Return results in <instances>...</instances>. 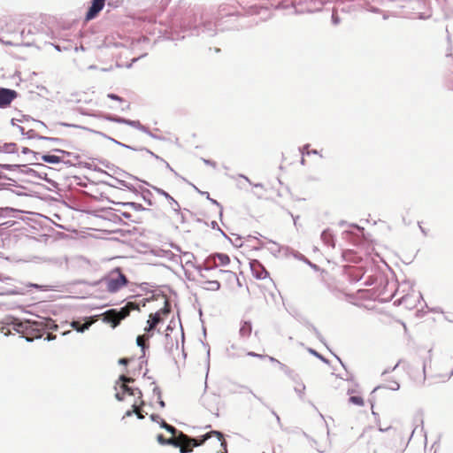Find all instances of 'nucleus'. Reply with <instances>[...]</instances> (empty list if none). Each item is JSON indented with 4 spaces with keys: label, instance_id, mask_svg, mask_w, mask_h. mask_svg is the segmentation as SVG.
I'll list each match as a JSON object with an SVG mask.
<instances>
[{
    "label": "nucleus",
    "instance_id": "0e129e2a",
    "mask_svg": "<svg viewBox=\"0 0 453 453\" xmlns=\"http://www.w3.org/2000/svg\"><path fill=\"white\" fill-rule=\"evenodd\" d=\"M247 356L252 357H257V358H260V359H265L267 357V355L257 354V353H256L254 351L247 352Z\"/></svg>",
    "mask_w": 453,
    "mask_h": 453
},
{
    "label": "nucleus",
    "instance_id": "2f4dec72",
    "mask_svg": "<svg viewBox=\"0 0 453 453\" xmlns=\"http://www.w3.org/2000/svg\"><path fill=\"white\" fill-rule=\"evenodd\" d=\"M278 365L280 366V369L291 380H293L294 381L297 380L298 374H296L292 369H290L288 366H287L285 364L281 362H278Z\"/></svg>",
    "mask_w": 453,
    "mask_h": 453
},
{
    "label": "nucleus",
    "instance_id": "a18cd8bd",
    "mask_svg": "<svg viewBox=\"0 0 453 453\" xmlns=\"http://www.w3.org/2000/svg\"><path fill=\"white\" fill-rule=\"evenodd\" d=\"M26 168L24 170H21L22 173H24L27 175L32 176V177H41V173L38 171H35V169L28 168L26 166V165H22V166L19 168Z\"/></svg>",
    "mask_w": 453,
    "mask_h": 453
},
{
    "label": "nucleus",
    "instance_id": "7ed1b4c3",
    "mask_svg": "<svg viewBox=\"0 0 453 453\" xmlns=\"http://www.w3.org/2000/svg\"><path fill=\"white\" fill-rule=\"evenodd\" d=\"M46 27L42 24H28L23 27L18 35L21 44L32 46L42 41L46 35Z\"/></svg>",
    "mask_w": 453,
    "mask_h": 453
},
{
    "label": "nucleus",
    "instance_id": "c9c22d12",
    "mask_svg": "<svg viewBox=\"0 0 453 453\" xmlns=\"http://www.w3.org/2000/svg\"><path fill=\"white\" fill-rule=\"evenodd\" d=\"M204 284H206L207 286L203 287V288H205L207 290H211V291H217L221 287L220 282L217 280H206L204 282Z\"/></svg>",
    "mask_w": 453,
    "mask_h": 453
},
{
    "label": "nucleus",
    "instance_id": "2eb2a0df",
    "mask_svg": "<svg viewBox=\"0 0 453 453\" xmlns=\"http://www.w3.org/2000/svg\"><path fill=\"white\" fill-rule=\"evenodd\" d=\"M252 333V323L250 320H242L240 324L239 335L242 339H248Z\"/></svg>",
    "mask_w": 453,
    "mask_h": 453
},
{
    "label": "nucleus",
    "instance_id": "7c9ffc66",
    "mask_svg": "<svg viewBox=\"0 0 453 453\" xmlns=\"http://www.w3.org/2000/svg\"><path fill=\"white\" fill-rule=\"evenodd\" d=\"M50 45L59 52L71 50L73 48L72 43L68 41H64L62 42H50Z\"/></svg>",
    "mask_w": 453,
    "mask_h": 453
},
{
    "label": "nucleus",
    "instance_id": "cd10ccee",
    "mask_svg": "<svg viewBox=\"0 0 453 453\" xmlns=\"http://www.w3.org/2000/svg\"><path fill=\"white\" fill-rule=\"evenodd\" d=\"M209 261V257H207L205 260H204V263L203 265H195V264H191V266L193 268H195L199 273H200V276L202 278H206V275L203 274V271H211V270H213V267L212 266H209L207 264H208Z\"/></svg>",
    "mask_w": 453,
    "mask_h": 453
},
{
    "label": "nucleus",
    "instance_id": "603ef678",
    "mask_svg": "<svg viewBox=\"0 0 453 453\" xmlns=\"http://www.w3.org/2000/svg\"><path fill=\"white\" fill-rule=\"evenodd\" d=\"M15 224L12 220H8L4 223H0V235L4 234V230L12 226Z\"/></svg>",
    "mask_w": 453,
    "mask_h": 453
},
{
    "label": "nucleus",
    "instance_id": "69168bd1",
    "mask_svg": "<svg viewBox=\"0 0 453 453\" xmlns=\"http://www.w3.org/2000/svg\"><path fill=\"white\" fill-rule=\"evenodd\" d=\"M183 256H184L185 257H187L186 264H187V265H191V264H193V263H192V261H191V259H194V258H195L194 254H192V253H190V252H184V253H183Z\"/></svg>",
    "mask_w": 453,
    "mask_h": 453
},
{
    "label": "nucleus",
    "instance_id": "b1692460",
    "mask_svg": "<svg viewBox=\"0 0 453 453\" xmlns=\"http://www.w3.org/2000/svg\"><path fill=\"white\" fill-rule=\"evenodd\" d=\"M209 261L212 260L213 262L216 261V259H219L220 265H227L230 263V257L227 254L225 253H214L210 255Z\"/></svg>",
    "mask_w": 453,
    "mask_h": 453
},
{
    "label": "nucleus",
    "instance_id": "a878e982",
    "mask_svg": "<svg viewBox=\"0 0 453 453\" xmlns=\"http://www.w3.org/2000/svg\"><path fill=\"white\" fill-rule=\"evenodd\" d=\"M120 390L123 391L125 395H135L137 394V398L142 397V393L138 388L129 387L128 385H120Z\"/></svg>",
    "mask_w": 453,
    "mask_h": 453
},
{
    "label": "nucleus",
    "instance_id": "9d476101",
    "mask_svg": "<svg viewBox=\"0 0 453 453\" xmlns=\"http://www.w3.org/2000/svg\"><path fill=\"white\" fill-rule=\"evenodd\" d=\"M19 93L12 88H0V108L4 109L11 105L12 102L16 99Z\"/></svg>",
    "mask_w": 453,
    "mask_h": 453
},
{
    "label": "nucleus",
    "instance_id": "6e6d98bb",
    "mask_svg": "<svg viewBox=\"0 0 453 453\" xmlns=\"http://www.w3.org/2000/svg\"><path fill=\"white\" fill-rule=\"evenodd\" d=\"M127 126L134 127V128H136L138 130L140 129V127L142 126V123L139 120H132V119H127Z\"/></svg>",
    "mask_w": 453,
    "mask_h": 453
},
{
    "label": "nucleus",
    "instance_id": "bb28decb",
    "mask_svg": "<svg viewBox=\"0 0 453 453\" xmlns=\"http://www.w3.org/2000/svg\"><path fill=\"white\" fill-rule=\"evenodd\" d=\"M117 203L121 205L122 207L131 208L136 211H150V209L143 207V205L142 203H135V202H120V203Z\"/></svg>",
    "mask_w": 453,
    "mask_h": 453
},
{
    "label": "nucleus",
    "instance_id": "49530a36",
    "mask_svg": "<svg viewBox=\"0 0 453 453\" xmlns=\"http://www.w3.org/2000/svg\"><path fill=\"white\" fill-rule=\"evenodd\" d=\"M201 195L203 196H206V198L212 203V204H215L217 205L218 207H219L220 209V211H219V216L222 217V214H223V207L222 205L215 199L211 198L210 196V194L209 192H201Z\"/></svg>",
    "mask_w": 453,
    "mask_h": 453
},
{
    "label": "nucleus",
    "instance_id": "aec40b11",
    "mask_svg": "<svg viewBox=\"0 0 453 453\" xmlns=\"http://www.w3.org/2000/svg\"><path fill=\"white\" fill-rule=\"evenodd\" d=\"M22 166V164H2L0 163V171L7 170V171H14ZM11 180L5 173L0 172V180ZM4 184H0V189Z\"/></svg>",
    "mask_w": 453,
    "mask_h": 453
},
{
    "label": "nucleus",
    "instance_id": "4d7b16f0",
    "mask_svg": "<svg viewBox=\"0 0 453 453\" xmlns=\"http://www.w3.org/2000/svg\"><path fill=\"white\" fill-rule=\"evenodd\" d=\"M119 146H120L122 148H125V149H127V150H134V151H142L143 149H144V147L136 148V147H134V146L123 143L121 142H120V144Z\"/></svg>",
    "mask_w": 453,
    "mask_h": 453
},
{
    "label": "nucleus",
    "instance_id": "412c9836",
    "mask_svg": "<svg viewBox=\"0 0 453 453\" xmlns=\"http://www.w3.org/2000/svg\"><path fill=\"white\" fill-rule=\"evenodd\" d=\"M157 441L163 446H172L173 448L180 447L179 439L165 438L162 434L157 435Z\"/></svg>",
    "mask_w": 453,
    "mask_h": 453
},
{
    "label": "nucleus",
    "instance_id": "e433bc0d",
    "mask_svg": "<svg viewBox=\"0 0 453 453\" xmlns=\"http://www.w3.org/2000/svg\"><path fill=\"white\" fill-rule=\"evenodd\" d=\"M120 187L122 188H125L127 189H128L129 191H131L133 194H134L136 196H140V191H141V187L142 186H139L138 188L134 186L133 184L129 183V182H121L120 183Z\"/></svg>",
    "mask_w": 453,
    "mask_h": 453
},
{
    "label": "nucleus",
    "instance_id": "58836bf2",
    "mask_svg": "<svg viewBox=\"0 0 453 453\" xmlns=\"http://www.w3.org/2000/svg\"><path fill=\"white\" fill-rule=\"evenodd\" d=\"M380 388H388L393 391H396L400 388V384L397 381H391L389 386H378L373 388L371 395H372L375 391L380 389Z\"/></svg>",
    "mask_w": 453,
    "mask_h": 453
},
{
    "label": "nucleus",
    "instance_id": "1a4fd4ad",
    "mask_svg": "<svg viewBox=\"0 0 453 453\" xmlns=\"http://www.w3.org/2000/svg\"><path fill=\"white\" fill-rule=\"evenodd\" d=\"M159 426L161 428L165 429L166 432L172 434L173 435H175L179 440H180L183 442H194L195 439L194 437H191L186 434H184L182 431H179L175 426L169 425L165 422V419H160Z\"/></svg>",
    "mask_w": 453,
    "mask_h": 453
},
{
    "label": "nucleus",
    "instance_id": "6ab92c4d",
    "mask_svg": "<svg viewBox=\"0 0 453 453\" xmlns=\"http://www.w3.org/2000/svg\"><path fill=\"white\" fill-rule=\"evenodd\" d=\"M320 238L323 241V242L332 248H334L335 246V237L331 229L326 228L322 231L320 234Z\"/></svg>",
    "mask_w": 453,
    "mask_h": 453
},
{
    "label": "nucleus",
    "instance_id": "6e6552de",
    "mask_svg": "<svg viewBox=\"0 0 453 453\" xmlns=\"http://www.w3.org/2000/svg\"><path fill=\"white\" fill-rule=\"evenodd\" d=\"M106 0H90L85 13V21H90L96 19L104 8Z\"/></svg>",
    "mask_w": 453,
    "mask_h": 453
},
{
    "label": "nucleus",
    "instance_id": "de8ad7c7",
    "mask_svg": "<svg viewBox=\"0 0 453 453\" xmlns=\"http://www.w3.org/2000/svg\"><path fill=\"white\" fill-rule=\"evenodd\" d=\"M37 178L45 180L54 188H58V182L53 180L52 179H50L46 173H41V177Z\"/></svg>",
    "mask_w": 453,
    "mask_h": 453
},
{
    "label": "nucleus",
    "instance_id": "4be33fe9",
    "mask_svg": "<svg viewBox=\"0 0 453 453\" xmlns=\"http://www.w3.org/2000/svg\"><path fill=\"white\" fill-rule=\"evenodd\" d=\"M59 126H62V127H74V128H81V129H84V130H87L90 133H93V134H98L107 140H109L110 136L107 135L106 134L101 132V131H97V130H95V129H91L89 127H82V126H80V125H76V124H70V123H66V122H58V123Z\"/></svg>",
    "mask_w": 453,
    "mask_h": 453
},
{
    "label": "nucleus",
    "instance_id": "0eeeda50",
    "mask_svg": "<svg viewBox=\"0 0 453 453\" xmlns=\"http://www.w3.org/2000/svg\"><path fill=\"white\" fill-rule=\"evenodd\" d=\"M128 316V311L125 308H121L119 311L116 309H110L106 311L103 315V321L106 324H110L113 328L118 326L121 320Z\"/></svg>",
    "mask_w": 453,
    "mask_h": 453
},
{
    "label": "nucleus",
    "instance_id": "473e14b6",
    "mask_svg": "<svg viewBox=\"0 0 453 453\" xmlns=\"http://www.w3.org/2000/svg\"><path fill=\"white\" fill-rule=\"evenodd\" d=\"M41 158L48 164H59L63 162L62 157L52 154H43L41 156Z\"/></svg>",
    "mask_w": 453,
    "mask_h": 453
},
{
    "label": "nucleus",
    "instance_id": "c03bdc74",
    "mask_svg": "<svg viewBox=\"0 0 453 453\" xmlns=\"http://www.w3.org/2000/svg\"><path fill=\"white\" fill-rule=\"evenodd\" d=\"M349 403L357 406H363L365 404V401L360 395H350Z\"/></svg>",
    "mask_w": 453,
    "mask_h": 453
},
{
    "label": "nucleus",
    "instance_id": "f3484780",
    "mask_svg": "<svg viewBox=\"0 0 453 453\" xmlns=\"http://www.w3.org/2000/svg\"><path fill=\"white\" fill-rule=\"evenodd\" d=\"M216 400H218V397L216 395L203 396L202 403L211 413L214 414L216 417H219V408H214L211 405V403L215 402Z\"/></svg>",
    "mask_w": 453,
    "mask_h": 453
},
{
    "label": "nucleus",
    "instance_id": "774afa93",
    "mask_svg": "<svg viewBox=\"0 0 453 453\" xmlns=\"http://www.w3.org/2000/svg\"><path fill=\"white\" fill-rule=\"evenodd\" d=\"M107 96L114 101L124 102V99L122 97L114 93H110L107 95Z\"/></svg>",
    "mask_w": 453,
    "mask_h": 453
},
{
    "label": "nucleus",
    "instance_id": "3c124183",
    "mask_svg": "<svg viewBox=\"0 0 453 453\" xmlns=\"http://www.w3.org/2000/svg\"><path fill=\"white\" fill-rule=\"evenodd\" d=\"M13 211H14V210L11 207L0 208V219L9 217L11 215V213Z\"/></svg>",
    "mask_w": 453,
    "mask_h": 453
},
{
    "label": "nucleus",
    "instance_id": "f704fd0d",
    "mask_svg": "<svg viewBox=\"0 0 453 453\" xmlns=\"http://www.w3.org/2000/svg\"><path fill=\"white\" fill-rule=\"evenodd\" d=\"M134 382V379L131 377H127L125 374H120L119 376L118 380L115 383L114 389L117 391L119 385H127L128 383Z\"/></svg>",
    "mask_w": 453,
    "mask_h": 453
},
{
    "label": "nucleus",
    "instance_id": "5fc2aeb1",
    "mask_svg": "<svg viewBox=\"0 0 453 453\" xmlns=\"http://www.w3.org/2000/svg\"><path fill=\"white\" fill-rule=\"evenodd\" d=\"M227 240H229L231 242V243L236 247V248H240L242 246V238L241 236L239 235H236L235 239L234 240H232L230 239L229 237L226 238Z\"/></svg>",
    "mask_w": 453,
    "mask_h": 453
},
{
    "label": "nucleus",
    "instance_id": "f257e3e1",
    "mask_svg": "<svg viewBox=\"0 0 453 453\" xmlns=\"http://www.w3.org/2000/svg\"><path fill=\"white\" fill-rule=\"evenodd\" d=\"M7 325L17 333L30 330L34 333L35 339H41L46 331H57L58 325L51 318L38 317L37 319H24L21 320L18 318L11 317L8 319Z\"/></svg>",
    "mask_w": 453,
    "mask_h": 453
},
{
    "label": "nucleus",
    "instance_id": "f03ea898",
    "mask_svg": "<svg viewBox=\"0 0 453 453\" xmlns=\"http://www.w3.org/2000/svg\"><path fill=\"white\" fill-rule=\"evenodd\" d=\"M218 26L205 14H193L182 20L180 27L183 33L191 36L212 37L217 34Z\"/></svg>",
    "mask_w": 453,
    "mask_h": 453
},
{
    "label": "nucleus",
    "instance_id": "13d9d810",
    "mask_svg": "<svg viewBox=\"0 0 453 453\" xmlns=\"http://www.w3.org/2000/svg\"><path fill=\"white\" fill-rule=\"evenodd\" d=\"M15 37H17V41H5V40H3V39H0V42H2L3 44H5V45H10V46H18L19 44H21L20 42H19V37L18 35H15Z\"/></svg>",
    "mask_w": 453,
    "mask_h": 453
},
{
    "label": "nucleus",
    "instance_id": "a19ab883",
    "mask_svg": "<svg viewBox=\"0 0 453 453\" xmlns=\"http://www.w3.org/2000/svg\"><path fill=\"white\" fill-rule=\"evenodd\" d=\"M26 288H35L37 290H40V291H48V290H51V287L49 286V285H41V284H37V283H28L26 285ZM27 291H29V289H27Z\"/></svg>",
    "mask_w": 453,
    "mask_h": 453
},
{
    "label": "nucleus",
    "instance_id": "052dcab7",
    "mask_svg": "<svg viewBox=\"0 0 453 453\" xmlns=\"http://www.w3.org/2000/svg\"><path fill=\"white\" fill-rule=\"evenodd\" d=\"M331 20L334 26H337L341 23V19L335 12H333Z\"/></svg>",
    "mask_w": 453,
    "mask_h": 453
},
{
    "label": "nucleus",
    "instance_id": "72a5a7b5",
    "mask_svg": "<svg viewBox=\"0 0 453 453\" xmlns=\"http://www.w3.org/2000/svg\"><path fill=\"white\" fill-rule=\"evenodd\" d=\"M144 336L143 335H138L136 337V344L138 347L141 348V350L142 351V356L140 357V360H141V365L145 363L147 364V360L144 359L145 357V349L149 348V345L147 344H144L142 342V340H143Z\"/></svg>",
    "mask_w": 453,
    "mask_h": 453
},
{
    "label": "nucleus",
    "instance_id": "c85d7f7f",
    "mask_svg": "<svg viewBox=\"0 0 453 453\" xmlns=\"http://www.w3.org/2000/svg\"><path fill=\"white\" fill-rule=\"evenodd\" d=\"M293 256L295 258L300 260V261H303L304 262L305 264H307L310 267H311L314 271L318 272L319 270V266L316 264H313L312 262H311L307 257H305V256H303L302 253L298 252V251H294L293 253Z\"/></svg>",
    "mask_w": 453,
    "mask_h": 453
},
{
    "label": "nucleus",
    "instance_id": "09e8293b",
    "mask_svg": "<svg viewBox=\"0 0 453 453\" xmlns=\"http://www.w3.org/2000/svg\"><path fill=\"white\" fill-rule=\"evenodd\" d=\"M122 0H106L107 6L111 9L119 8L122 4Z\"/></svg>",
    "mask_w": 453,
    "mask_h": 453
},
{
    "label": "nucleus",
    "instance_id": "ea45409f",
    "mask_svg": "<svg viewBox=\"0 0 453 453\" xmlns=\"http://www.w3.org/2000/svg\"><path fill=\"white\" fill-rule=\"evenodd\" d=\"M310 147V144H305L303 145V147L299 148V150L300 152L302 153L303 156L304 155H319L320 157H322V155L319 154V150H308Z\"/></svg>",
    "mask_w": 453,
    "mask_h": 453
},
{
    "label": "nucleus",
    "instance_id": "dca6fc26",
    "mask_svg": "<svg viewBox=\"0 0 453 453\" xmlns=\"http://www.w3.org/2000/svg\"><path fill=\"white\" fill-rule=\"evenodd\" d=\"M93 170H94L95 172H98V173H102V174H104V175H106V176L110 177L111 179H112V180L114 181V183L108 182V181H103V183H104V184H106V185H108V186H110V187L122 188V187H120V183H121V182H127V181H126V180H119V179H118V178H116V177L111 176V175L110 173H108L105 170H103L102 168H100V167H98V166H95V167L93 168Z\"/></svg>",
    "mask_w": 453,
    "mask_h": 453
},
{
    "label": "nucleus",
    "instance_id": "393cba45",
    "mask_svg": "<svg viewBox=\"0 0 453 453\" xmlns=\"http://www.w3.org/2000/svg\"><path fill=\"white\" fill-rule=\"evenodd\" d=\"M141 198L149 205V206H152L154 204V202L152 200L153 198V194L152 192L144 188V187H141V191H140V196Z\"/></svg>",
    "mask_w": 453,
    "mask_h": 453
},
{
    "label": "nucleus",
    "instance_id": "20e7f679",
    "mask_svg": "<svg viewBox=\"0 0 453 453\" xmlns=\"http://www.w3.org/2000/svg\"><path fill=\"white\" fill-rule=\"evenodd\" d=\"M100 163L106 168L108 169H114V172L115 173H118V172H122V170L119 167H116L114 165L111 164L109 161L107 160H100ZM123 173L127 175L128 177L134 179V180H139V181H142V183H144L145 185L150 187L153 190H155L158 195L160 196H163L164 197H165V200H168L173 210L177 212V213H180V204L178 203V202L168 193L166 192L165 190L160 188H157L156 186H153L151 184H150L148 181L146 180H140L138 177L134 176V175H132L128 173H126L123 171Z\"/></svg>",
    "mask_w": 453,
    "mask_h": 453
},
{
    "label": "nucleus",
    "instance_id": "680f3d73",
    "mask_svg": "<svg viewBox=\"0 0 453 453\" xmlns=\"http://www.w3.org/2000/svg\"><path fill=\"white\" fill-rule=\"evenodd\" d=\"M211 226L212 229L219 230L225 238H228L226 233L219 226L218 223L215 220L211 221Z\"/></svg>",
    "mask_w": 453,
    "mask_h": 453
},
{
    "label": "nucleus",
    "instance_id": "c756f323",
    "mask_svg": "<svg viewBox=\"0 0 453 453\" xmlns=\"http://www.w3.org/2000/svg\"><path fill=\"white\" fill-rule=\"evenodd\" d=\"M172 311V305L169 301H165V305L155 313H157V319H164V317H167Z\"/></svg>",
    "mask_w": 453,
    "mask_h": 453
},
{
    "label": "nucleus",
    "instance_id": "423d86ee",
    "mask_svg": "<svg viewBox=\"0 0 453 453\" xmlns=\"http://www.w3.org/2000/svg\"><path fill=\"white\" fill-rule=\"evenodd\" d=\"M327 0H291L290 5L295 9V13L313 12L321 10Z\"/></svg>",
    "mask_w": 453,
    "mask_h": 453
},
{
    "label": "nucleus",
    "instance_id": "338daca9",
    "mask_svg": "<svg viewBox=\"0 0 453 453\" xmlns=\"http://www.w3.org/2000/svg\"><path fill=\"white\" fill-rule=\"evenodd\" d=\"M121 216L124 217L125 219L131 220L134 223H138V220L135 219H133V215L127 211L121 212Z\"/></svg>",
    "mask_w": 453,
    "mask_h": 453
},
{
    "label": "nucleus",
    "instance_id": "79ce46f5",
    "mask_svg": "<svg viewBox=\"0 0 453 453\" xmlns=\"http://www.w3.org/2000/svg\"><path fill=\"white\" fill-rule=\"evenodd\" d=\"M25 136H27V139H36L41 141H44V139H46L44 135L37 134L34 129L27 131Z\"/></svg>",
    "mask_w": 453,
    "mask_h": 453
},
{
    "label": "nucleus",
    "instance_id": "4c0bfd02",
    "mask_svg": "<svg viewBox=\"0 0 453 453\" xmlns=\"http://www.w3.org/2000/svg\"><path fill=\"white\" fill-rule=\"evenodd\" d=\"M180 441V447H177L179 449H180V453H189L193 450V448L195 446H193V443L192 442H183L181 441L180 440H179Z\"/></svg>",
    "mask_w": 453,
    "mask_h": 453
},
{
    "label": "nucleus",
    "instance_id": "ddd939ff",
    "mask_svg": "<svg viewBox=\"0 0 453 453\" xmlns=\"http://www.w3.org/2000/svg\"><path fill=\"white\" fill-rule=\"evenodd\" d=\"M212 435L216 436L219 440L222 439L223 436H224L222 432L218 431V430H211V431L203 434L202 436H200V438H199L200 441H197L196 438H194L195 441L192 442L193 446H200V445L203 444Z\"/></svg>",
    "mask_w": 453,
    "mask_h": 453
},
{
    "label": "nucleus",
    "instance_id": "9b49d317",
    "mask_svg": "<svg viewBox=\"0 0 453 453\" xmlns=\"http://www.w3.org/2000/svg\"><path fill=\"white\" fill-rule=\"evenodd\" d=\"M250 267L252 275L257 280H264L269 277V273L263 264L257 259H251L250 261Z\"/></svg>",
    "mask_w": 453,
    "mask_h": 453
},
{
    "label": "nucleus",
    "instance_id": "5701e85b",
    "mask_svg": "<svg viewBox=\"0 0 453 453\" xmlns=\"http://www.w3.org/2000/svg\"><path fill=\"white\" fill-rule=\"evenodd\" d=\"M303 326L307 327V329H309L310 331H311L314 335L316 336V338L321 342L323 343L325 346L327 347L326 345V339L323 337V335L321 334V333L319 331V329L312 324L311 323L309 320L307 319H304L303 322Z\"/></svg>",
    "mask_w": 453,
    "mask_h": 453
},
{
    "label": "nucleus",
    "instance_id": "bf43d9fd",
    "mask_svg": "<svg viewBox=\"0 0 453 453\" xmlns=\"http://www.w3.org/2000/svg\"><path fill=\"white\" fill-rule=\"evenodd\" d=\"M301 388H295V391L296 393L299 395V397L301 399H303V396L304 395V390H305V385L303 383H301Z\"/></svg>",
    "mask_w": 453,
    "mask_h": 453
},
{
    "label": "nucleus",
    "instance_id": "864d4df0",
    "mask_svg": "<svg viewBox=\"0 0 453 453\" xmlns=\"http://www.w3.org/2000/svg\"><path fill=\"white\" fill-rule=\"evenodd\" d=\"M241 388L249 391L257 401H259L263 405L268 408V405L263 401V399L257 395L255 393H253V391L249 387L242 385L241 386Z\"/></svg>",
    "mask_w": 453,
    "mask_h": 453
},
{
    "label": "nucleus",
    "instance_id": "37998d69",
    "mask_svg": "<svg viewBox=\"0 0 453 453\" xmlns=\"http://www.w3.org/2000/svg\"><path fill=\"white\" fill-rule=\"evenodd\" d=\"M307 350L310 354L316 357L317 358L321 360L323 363H325L326 365L330 364V361L327 358H326L324 356H322L320 353H319L316 349H314L312 348H308Z\"/></svg>",
    "mask_w": 453,
    "mask_h": 453
},
{
    "label": "nucleus",
    "instance_id": "4468645a",
    "mask_svg": "<svg viewBox=\"0 0 453 453\" xmlns=\"http://www.w3.org/2000/svg\"><path fill=\"white\" fill-rule=\"evenodd\" d=\"M91 116L103 119L111 122H115L119 124H125L127 125V119L126 118L119 117L117 115L110 114V113H98V114H92Z\"/></svg>",
    "mask_w": 453,
    "mask_h": 453
},
{
    "label": "nucleus",
    "instance_id": "a211bd4d",
    "mask_svg": "<svg viewBox=\"0 0 453 453\" xmlns=\"http://www.w3.org/2000/svg\"><path fill=\"white\" fill-rule=\"evenodd\" d=\"M63 325H69L73 330L78 333H84L88 330L91 324L89 322L82 323L81 320H73L71 322H64Z\"/></svg>",
    "mask_w": 453,
    "mask_h": 453
},
{
    "label": "nucleus",
    "instance_id": "f8f14e48",
    "mask_svg": "<svg viewBox=\"0 0 453 453\" xmlns=\"http://www.w3.org/2000/svg\"><path fill=\"white\" fill-rule=\"evenodd\" d=\"M162 322V319H157V313H150L149 315V319L147 320V326L144 328L146 334V340H149L150 337L153 336L157 326Z\"/></svg>",
    "mask_w": 453,
    "mask_h": 453
},
{
    "label": "nucleus",
    "instance_id": "e2e57ef3",
    "mask_svg": "<svg viewBox=\"0 0 453 453\" xmlns=\"http://www.w3.org/2000/svg\"><path fill=\"white\" fill-rule=\"evenodd\" d=\"M44 141H50L58 144H63L65 141L61 138L45 136Z\"/></svg>",
    "mask_w": 453,
    "mask_h": 453
},
{
    "label": "nucleus",
    "instance_id": "8fccbe9b",
    "mask_svg": "<svg viewBox=\"0 0 453 453\" xmlns=\"http://www.w3.org/2000/svg\"><path fill=\"white\" fill-rule=\"evenodd\" d=\"M136 409H137V401H134V403L132 404V409L130 410H127L124 416L122 417V420L124 418H126L127 417H132L133 415H134L136 413Z\"/></svg>",
    "mask_w": 453,
    "mask_h": 453
},
{
    "label": "nucleus",
    "instance_id": "39448f33",
    "mask_svg": "<svg viewBox=\"0 0 453 453\" xmlns=\"http://www.w3.org/2000/svg\"><path fill=\"white\" fill-rule=\"evenodd\" d=\"M104 281L106 284L107 291L110 293H116L128 284V279L119 267H116L111 271V273L104 278Z\"/></svg>",
    "mask_w": 453,
    "mask_h": 453
}]
</instances>
